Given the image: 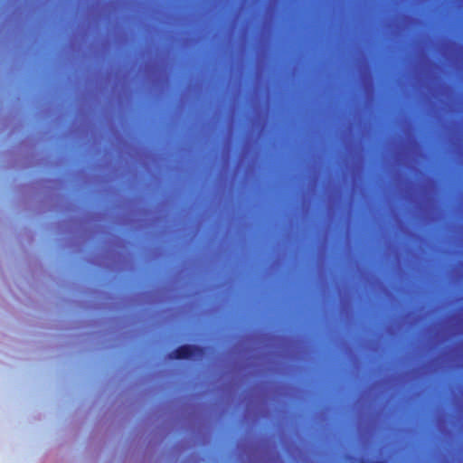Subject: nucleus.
<instances>
[{"label": "nucleus", "mask_w": 463, "mask_h": 463, "mask_svg": "<svg viewBox=\"0 0 463 463\" xmlns=\"http://www.w3.org/2000/svg\"><path fill=\"white\" fill-rule=\"evenodd\" d=\"M203 353V348L191 345H183L175 348L169 354V358L171 359H188L194 355L200 354Z\"/></svg>", "instance_id": "1"}, {"label": "nucleus", "mask_w": 463, "mask_h": 463, "mask_svg": "<svg viewBox=\"0 0 463 463\" xmlns=\"http://www.w3.org/2000/svg\"><path fill=\"white\" fill-rule=\"evenodd\" d=\"M362 463H376V462H371V461H362Z\"/></svg>", "instance_id": "2"}]
</instances>
